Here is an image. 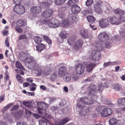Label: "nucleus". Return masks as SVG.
I'll use <instances>...</instances> for the list:
<instances>
[{"mask_svg": "<svg viewBox=\"0 0 125 125\" xmlns=\"http://www.w3.org/2000/svg\"><path fill=\"white\" fill-rule=\"evenodd\" d=\"M103 88V87L101 83L98 84L97 87L94 84L91 85L88 88L89 94L91 96H96V97H97V92L102 91Z\"/></svg>", "mask_w": 125, "mask_h": 125, "instance_id": "f257e3e1", "label": "nucleus"}, {"mask_svg": "<svg viewBox=\"0 0 125 125\" xmlns=\"http://www.w3.org/2000/svg\"><path fill=\"white\" fill-rule=\"evenodd\" d=\"M96 110L98 113L100 114L103 117H107L112 113V111L110 109L104 108V107L102 106L98 107L96 108Z\"/></svg>", "mask_w": 125, "mask_h": 125, "instance_id": "f03ea898", "label": "nucleus"}, {"mask_svg": "<svg viewBox=\"0 0 125 125\" xmlns=\"http://www.w3.org/2000/svg\"><path fill=\"white\" fill-rule=\"evenodd\" d=\"M94 102L93 98L91 97L88 98L85 96L81 98L80 101L77 104L78 108L80 109H83L85 107L84 104L90 105L93 104Z\"/></svg>", "mask_w": 125, "mask_h": 125, "instance_id": "7ed1b4c3", "label": "nucleus"}, {"mask_svg": "<svg viewBox=\"0 0 125 125\" xmlns=\"http://www.w3.org/2000/svg\"><path fill=\"white\" fill-rule=\"evenodd\" d=\"M14 11L18 14H21L25 12V10L24 7L22 5H15L13 8Z\"/></svg>", "mask_w": 125, "mask_h": 125, "instance_id": "20e7f679", "label": "nucleus"}, {"mask_svg": "<svg viewBox=\"0 0 125 125\" xmlns=\"http://www.w3.org/2000/svg\"><path fill=\"white\" fill-rule=\"evenodd\" d=\"M91 56L92 60L93 61H98L101 57L100 52H97L96 50H93L91 52Z\"/></svg>", "mask_w": 125, "mask_h": 125, "instance_id": "39448f33", "label": "nucleus"}, {"mask_svg": "<svg viewBox=\"0 0 125 125\" xmlns=\"http://www.w3.org/2000/svg\"><path fill=\"white\" fill-rule=\"evenodd\" d=\"M102 2L101 1H97L95 4H94V8L95 11L97 13L101 14L103 11L102 7Z\"/></svg>", "mask_w": 125, "mask_h": 125, "instance_id": "423d86ee", "label": "nucleus"}, {"mask_svg": "<svg viewBox=\"0 0 125 125\" xmlns=\"http://www.w3.org/2000/svg\"><path fill=\"white\" fill-rule=\"evenodd\" d=\"M60 24V22L58 20L54 18H52L50 20L48 26L50 27L56 28L59 27Z\"/></svg>", "mask_w": 125, "mask_h": 125, "instance_id": "0eeeda50", "label": "nucleus"}, {"mask_svg": "<svg viewBox=\"0 0 125 125\" xmlns=\"http://www.w3.org/2000/svg\"><path fill=\"white\" fill-rule=\"evenodd\" d=\"M108 35L105 32H101L98 35V38L99 40L101 42H106L109 39Z\"/></svg>", "mask_w": 125, "mask_h": 125, "instance_id": "6e6552de", "label": "nucleus"}, {"mask_svg": "<svg viewBox=\"0 0 125 125\" xmlns=\"http://www.w3.org/2000/svg\"><path fill=\"white\" fill-rule=\"evenodd\" d=\"M75 68L76 73L78 74L83 73L85 70V67L82 63H78L75 66Z\"/></svg>", "mask_w": 125, "mask_h": 125, "instance_id": "1a4fd4ad", "label": "nucleus"}, {"mask_svg": "<svg viewBox=\"0 0 125 125\" xmlns=\"http://www.w3.org/2000/svg\"><path fill=\"white\" fill-rule=\"evenodd\" d=\"M38 107V111L39 113L42 114V112L41 110H45L48 107V105L45 103L44 102H39L37 104Z\"/></svg>", "mask_w": 125, "mask_h": 125, "instance_id": "9d476101", "label": "nucleus"}, {"mask_svg": "<svg viewBox=\"0 0 125 125\" xmlns=\"http://www.w3.org/2000/svg\"><path fill=\"white\" fill-rule=\"evenodd\" d=\"M99 26L102 28H106L109 25V21L106 19H103L99 21Z\"/></svg>", "mask_w": 125, "mask_h": 125, "instance_id": "9b49d317", "label": "nucleus"}, {"mask_svg": "<svg viewBox=\"0 0 125 125\" xmlns=\"http://www.w3.org/2000/svg\"><path fill=\"white\" fill-rule=\"evenodd\" d=\"M83 43V42L81 39H79L75 42L73 45L74 48L77 50L80 49Z\"/></svg>", "mask_w": 125, "mask_h": 125, "instance_id": "f8f14e48", "label": "nucleus"}, {"mask_svg": "<svg viewBox=\"0 0 125 125\" xmlns=\"http://www.w3.org/2000/svg\"><path fill=\"white\" fill-rule=\"evenodd\" d=\"M42 10V9L39 6L32 7L30 10L31 13L33 14L39 13L41 12Z\"/></svg>", "mask_w": 125, "mask_h": 125, "instance_id": "ddd939ff", "label": "nucleus"}, {"mask_svg": "<svg viewBox=\"0 0 125 125\" xmlns=\"http://www.w3.org/2000/svg\"><path fill=\"white\" fill-rule=\"evenodd\" d=\"M53 12L52 10L51 9H48L43 11L42 13V15L45 18L49 17L52 15Z\"/></svg>", "mask_w": 125, "mask_h": 125, "instance_id": "4468645a", "label": "nucleus"}, {"mask_svg": "<svg viewBox=\"0 0 125 125\" xmlns=\"http://www.w3.org/2000/svg\"><path fill=\"white\" fill-rule=\"evenodd\" d=\"M76 15L75 14H69L67 18L68 21L71 22L73 23L76 20Z\"/></svg>", "mask_w": 125, "mask_h": 125, "instance_id": "2eb2a0df", "label": "nucleus"}, {"mask_svg": "<svg viewBox=\"0 0 125 125\" xmlns=\"http://www.w3.org/2000/svg\"><path fill=\"white\" fill-rule=\"evenodd\" d=\"M96 64L93 63L87 64L86 67V71L88 73L90 72L93 70Z\"/></svg>", "mask_w": 125, "mask_h": 125, "instance_id": "dca6fc26", "label": "nucleus"}, {"mask_svg": "<svg viewBox=\"0 0 125 125\" xmlns=\"http://www.w3.org/2000/svg\"><path fill=\"white\" fill-rule=\"evenodd\" d=\"M80 34L81 36L83 38H87L89 37V35L87 30H81Z\"/></svg>", "mask_w": 125, "mask_h": 125, "instance_id": "f3484780", "label": "nucleus"}, {"mask_svg": "<svg viewBox=\"0 0 125 125\" xmlns=\"http://www.w3.org/2000/svg\"><path fill=\"white\" fill-rule=\"evenodd\" d=\"M81 10V8L77 5L73 6L71 9V11L73 13H74L73 14L79 13L80 12Z\"/></svg>", "mask_w": 125, "mask_h": 125, "instance_id": "a211bd4d", "label": "nucleus"}, {"mask_svg": "<svg viewBox=\"0 0 125 125\" xmlns=\"http://www.w3.org/2000/svg\"><path fill=\"white\" fill-rule=\"evenodd\" d=\"M110 22L113 24L118 25L119 24V19L115 17H111L110 19Z\"/></svg>", "mask_w": 125, "mask_h": 125, "instance_id": "6ab92c4d", "label": "nucleus"}, {"mask_svg": "<svg viewBox=\"0 0 125 125\" xmlns=\"http://www.w3.org/2000/svg\"><path fill=\"white\" fill-rule=\"evenodd\" d=\"M69 120V118L65 117L58 121L57 123L58 125H64Z\"/></svg>", "mask_w": 125, "mask_h": 125, "instance_id": "aec40b11", "label": "nucleus"}, {"mask_svg": "<svg viewBox=\"0 0 125 125\" xmlns=\"http://www.w3.org/2000/svg\"><path fill=\"white\" fill-rule=\"evenodd\" d=\"M69 33L66 31H62L60 34V36L62 39L66 38L68 36Z\"/></svg>", "mask_w": 125, "mask_h": 125, "instance_id": "412c9836", "label": "nucleus"}, {"mask_svg": "<svg viewBox=\"0 0 125 125\" xmlns=\"http://www.w3.org/2000/svg\"><path fill=\"white\" fill-rule=\"evenodd\" d=\"M113 87V89L116 91L121 90L122 88V85L118 83L114 84Z\"/></svg>", "mask_w": 125, "mask_h": 125, "instance_id": "4be33fe9", "label": "nucleus"}, {"mask_svg": "<svg viewBox=\"0 0 125 125\" xmlns=\"http://www.w3.org/2000/svg\"><path fill=\"white\" fill-rule=\"evenodd\" d=\"M66 71V67L64 66L60 67L59 69L58 74L60 75H62L63 74H65Z\"/></svg>", "mask_w": 125, "mask_h": 125, "instance_id": "5701e85b", "label": "nucleus"}, {"mask_svg": "<svg viewBox=\"0 0 125 125\" xmlns=\"http://www.w3.org/2000/svg\"><path fill=\"white\" fill-rule=\"evenodd\" d=\"M75 37H71L69 38L68 40V44L71 46H73L75 42Z\"/></svg>", "mask_w": 125, "mask_h": 125, "instance_id": "b1692460", "label": "nucleus"}, {"mask_svg": "<svg viewBox=\"0 0 125 125\" xmlns=\"http://www.w3.org/2000/svg\"><path fill=\"white\" fill-rule=\"evenodd\" d=\"M45 48V46L44 44L41 43L38 44L36 47V50L38 52H41Z\"/></svg>", "mask_w": 125, "mask_h": 125, "instance_id": "393cba45", "label": "nucleus"}, {"mask_svg": "<svg viewBox=\"0 0 125 125\" xmlns=\"http://www.w3.org/2000/svg\"><path fill=\"white\" fill-rule=\"evenodd\" d=\"M26 54L23 52L20 53L18 55L19 59L22 61H23L26 58Z\"/></svg>", "mask_w": 125, "mask_h": 125, "instance_id": "a878e982", "label": "nucleus"}, {"mask_svg": "<svg viewBox=\"0 0 125 125\" xmlns=\"http://www.w3.org/2000/svg\"><path fill=\"white\" fill-rule=\"evenodd\" d=\"M52 3V1L51 0H47L46 2H42L41 5L42 7L44 8L45 7L49 6Z\"/></svg>", "mask_w": 125, "mask_h": 125, "instance_id": "bb28decb", "label": "nucleus"}, {"mask_svg": "<svg viewBox=\"0 0 125 125\" xmlns=\"http://www.w3.org/2000/svg\"><path fill=\"white\" fill-rule=\"evenodd\" d=\"M117 102L120 105H125V97L120 98L118 99Z\"/></svg>", "mask_w": 125, "mask_h": 125, "instance_id": "cd10ccee", "label": "nucleus"}, {"mask_svg": "<svg viewBox=\"0 0 125 125\" xmlns=\"http://www.w3.org/2000/svg\"><path fill=\"white\" fill-rule=\"evenodd\" d=\"M87 19L89 22L92 23L95 21V19L93 15H88L87 17Z\"/></svg>", "mask_w": 125, "mask_h": 125, "instance_id": "c85d7f7f", "label": "nucleus"}, {"mask_svg": "<svg viewBox=\"0 0 125 125\" xmlns=\"http://www.w3.org/2000/svg\"><path fill=\"white\" fill-rule=\"evenodd\" d=\"M15 67L22 70L25 71V69L21 63L19 61H17L15 63Z\"/></svg>", "mask_w": 125, "mask_h": 125, "instance_id": "c756f323", "label": "nucleus"}, {"mask_svg": "<svg viewBox=\"0 0 125 125\" xmlns=\"http://www.w3.org/2000/svg\"><path fill=\"white\" fill-rule=\"evenodd\" d=\"M63 79L64 80L67 82L70 81L71 78V75L69 73H66L64 74L63 76Z\"/></svg>", "mask_w": 125, "mask_h": 125, "instance_id": "7c9ffc66", "label": "nucleus"}, {"mask_svg": "<svg viewBox=\"0 0 125 125\" xmlns=\"http://www.w3.org/2000/svg\"><path fill=\"white\" fill-rule=\"evenodd\" d=\"M35 72L38 76L40 75L42 73V70L41 68L38 66H37L35 69Z\"/></svg>", "mask_w": 125, "mask_h": 125, "instance_id": "2f4dec72", "label": "nucleus"}, {"mask_svg": "<svg viewBox=\"0 0 125 125\" xmlns=\"http://www.w3.org/2000/svg\"><path fill=\"white\" fill-rule=\"evenodd\" d=\"M62 25L64 28H67L69 26V22L66 20H63L61 22Z\"/></svg>", "mask_w": 125, "mask_h": 125, "instance_id": "473e14b6", "label": "nucleus"}, {"mask_svg": "<svg viewBox=\"0 0 125 125\" xmlns=\"http://www.w3.org/2000/svg\"><path fill=\"white\" fill-rule=\"evenodd\" d=\"M36 63L34 60L32 61L28 64V68L30 69L33 68L35 66Z\"/></svg>", "mask_w": 125, "mask_h": 125, "instance_id": "72a5a7b5", "label": "nucleus"}, {"mask_svg": "<svg viewBox=\"0 0 125 125\" xmlns=\"http://www.w3.org/2000/svg\"><path fill=\"white\" fill-rule=\"evenodd\" d=\"M113 12L115 14H119L123 13L125 11L119 8H118L114 10Z\"/></svg>", "mask_w": 125, "mask_h": 125, "instance_id": "f704fd0d", "label": "nucleus"}, {"mask_svg": "<svg viewBox=\"0 0 125 125\" xmlns=\"http://www.w3.org/2000/svg\"><path fill=\"white\" fill-rule=\"evenodd\" d=\"M23 112L22 110H18L14 114V115L16 117H19L22 116Z\"/></svg>", "mask_w": 125, "mask_h": 125, "instance_id": "c9c22d12", "label": "nucleus"}, {"mask_svg": "<svg viewBox=\"0 0 125 125\" xmlns=\"http://www.w3.org/2000/svg\"><path fill=\"white\" fill-rule=\"evenodd\" d=\"M48 121L46 119H43L39 121V125H47V123Z\"/></svg>", "mask_w": 125, "mask_h": 125, "instance_id": "e433bc0d", "label": "nucleus"}, {"mask_svg": "<svg viewBox=\"0 0 125 125\" xmlns=\"http://www.w3.org/2000/svg\"><path fill=\"white\" fill-rule=\"evenodd\" d=\"M22 103L24 105L27 107H31L32 106L31 102L23 101Z\"/></svg>", "mask_w": 125, "mask_h": 125, "instance_id": "4c0bfd02", "label": "nucleus"}, {"mask_svg": "<svg viewBox=\"0 0 125 125\" xmlns=\"http://www.w3.org/2000/svg\"><path fill=\"white\" fill-rule=\"evenodd\" d=\"M43 37L44 39L46 40L48 43L51 46L52 42L51 39L49 38V37L48 36L45 35H43Z\"/></svg>", "mask_w": 125, "mask_h": 125, "instance_id": "58836bf2", "label": "nucleus"}, {"mask_svg": "<svg viewBox=\"0 0 125 125\" xmlns=\"http://www.w3.org/2000/svg\"><path fill=\"white\" fill-rule=\"evenodd\" d=\"M66 1V0H54V2L56 5H59L62 4Z\"/></svg>", "mask_w": 125, "mask_h": 125, "instance_id": "ea45409f", "label": "nucleus"}, {"mask_svg": "<svg viewBox=\"0 0 125 125\" xmlns=\"http://www.w3.org/2000/svg\"><path fill=\"white\" fill-rule=\"evenodd\" d=\"M76 1L75 0H69L68 2V4L69 6H72L76 5Z\"/></svg>", "mask_w": 125, "mask_h": 125, "instance_id": "a19ab883", "label": "nucleus"}, {"mask_svg": "<svg viewBox=\"0 0 125 125\" xmlns=\"http://www.w3.org/2000/svg\"><path fill=\"white\" fill-rule=\"evenodd\" d=\"M14 105L13 103H10L4 107L2 109V111H5L7 110L9 108L11 107Z\"/></svg>", "mask_w": 125, "mask_h": 125, "instance_id": "79ce46f5", "label": "nucleus"}, {"mask_svg": "<svg viewBox=\"0 0 125 125\" xmlns=\"http://www.w3.org/2000/svg\"><path fill=\"white\" fill-rule=\"evenodd\" d=\"M34 40L35 42L36 43H39L41 42L42 41V39L38 36H36L34 37Z\"/></svg>", "mask_w": 125, "mask_h": 125, "instance_id": "37998d69", "label": "nucleus"}, {"mask_svg": "<svg viewBox=\"0 0 125 125\" xmlns=\"http://www.w3.org/2000/svg\"><path fill=\"white\" fill-rule=\"evenodd\" d=\"M117 122V120L114 118L111 119L109 120V123L110 125H114Z\"/></svg>", "mask_w": 125, "mask_h": 125, "instance_id": "c03bdc74", "label": "nucleus"}, {"mask_svg": "<svg viewBox=\"0 0 125 125\" xmlns=\"http://www.w3.org/2000/svg\"><path fill=\"white\" fill-rule=\"evenodd\" d=\"M24 22L23 21L21 20H19L17 21L16 24L19 27H23L24 25Z\"/></svg>", "mask_w": 125, "mask_h": 125, "instance_id": "a18cd8bd", "label": "nucleus"}, {"mask_svg": "<svg viewBox=\"0 0 125 125\" xmlns=\"http://www.w3.org/2000/svg\"><path fill=\"white\" fill-rule=\"evenodd\" d=\"M51 70L50 68H47L44 70V73L46 76L48 75L51 73Z\"/></svg>", "mask_w": 125, "mask_h": 125, "instance_id": "49530a36", "label": "nucleus"}, {"mask_svg": "<svg viewBox=\"0 0 125 125\" xmlns=\"http://www.w3.org/2000/svg\"><path fill=\"white\" fill-rule=\"evenodd\" d=\"M16 78L19 83L22 84L23 83L21 79V76L20 75L17 74L16 75Z\"/></svg>", "mask_w": 125, "mask_h": 125, "instance_id": "de8ad7c7", "label": "nucleus"}, {"mask_svg": "<svg viewBox=\"0 0 125 125\" xmlns=\"http://www.w3.org/2000/svg\"><path fill=\"white\" fill-rule=\"evenodd\" d=\"M27 38V36L25 34H22L18 36V39L19 40H21L26 39Z\"/></svg>", "mask_w": 125, "mask_h": 125, "instance_id": "09e8293b", "label": "nucleus"}, {"mask_svg": "<svg viewBox=\"0 0 125 125\" xmlns=\"http://www.w3.org/2000/svg\"><path fill=\"white\" fill-rule=\"evenodd\" d=\"M87 111L84 110H81L79 113V115L81 116H85L87 114Z\"/></svg>", "mask_w": 125, "mask_h": 125, "instance_id": "8fccbe9b", "label": "nucleus"}, {"mask_svg": "<svg viewBox=\"0 0 125 125\" xmlns=\"http://www.w3.org/2000/svg\"><path fill=\"white\" fill-rule=\"evenodd\" d=\"M57 75L56 73H54L51 74L50 75V78L52 81L54 80L57 77Z\"/></svg>", "mask_w": 125, "mask_h": 125, "instance_id": "3c124183", "label": "nucleus"}, {"mask_svg": "<svg viewBox=\"0 0 125 125\" xmlns=\"http://www.w3.org/2000/svg\"><path fill=\"white\" fill-rule=\"evenodd\" d=\"M93 3V0H87L85 2V4L87 6H89L92 4Z\"/></svg>", "mask_w": 125, "mask_h": 125, "instance_id": "603ef678", "label": "nucleus"}, {"mask_svg": "<svg viewBox=\"0 0 125 125\" xmlns=\"http://www.w3.org/2000/svg\"><path fill=\"white\" fill-rule=\"evenodd\" d=\"M15 29L16 31L19 33H21L23 31V30L22 29L20 28L17 26H15Z\"/></svg>", "mask_w": 125, "mask_h": 125, "instance_id": "864d4df0", "label": "nucleus"}, {"mask_svg": "<svg viewBox=\"0 0 125 125\" xmlns=\"http://www.w3.org/2000/svg\"><path fill=\"white\" fill-rule=\"evenodd\" d=\"M58 16L60 18H63L65 16V14L63 12L59 11L58 14Z\"/></svg>", "mask_w": 125, "mask_h": 125, "instance_id": "5fc2aeb1", "label": "nucleus"}, {"mask_svg": "<svg viewBox=\"0 0 125 125\" xmlns=\"http://www.w3.org/2000/svg\"><path fill=\"white\" fill-rule=\"evenodd\" d=\"M15 70L18 73L21 75H23L24 74V72L21 70L16 69Z\"/></svg>", "mask_w": 125, "mask_h": 125, "instance_id": "6e6d98bb", "label": "nucleus"}, {"mask_svg": "<svg viewBox=\"0 0 125 125\" xmlns=\"http://www.w3.org/2000/svg\"><path fill=\"white\" fill-rule=\"evenodd\" d=\"M14 4L16 5H19L21 3L22 0H13Z\"/></svg>", "mask_w": 125, "mask_h": 125, "instance_id": "4d7b16f0", "label": "nucleus"}, {"mask_svg": "<svg viewBox=\"0 0 125 125\" xmlns=\"http://www.w3.org/2000/svg\"><path fill=\"white\" fill-rule=\"evenodd\" d=\"M120 16V18L121 20L125 22V12L123 13Z\"/></svg>", "mask_w": 125, "mask_h": 125, "instance_id": "13d9d810", "label": "nucleus"}, {"mask_svg": "<svg viewBox=\"0 0 125 125\" xmlns=\"http://www.w3.org/2000/svg\"><path fill=\"white\" fill-rule=\"evenodd\" d=\"M33 60L31 59L30 58H26L25 60V62L26 63L29 64L30 62H31V61Z\"/></svg>", "mask_w": 125, "mask_h": 125, "instance_id": "bf43d9fd", "label": "nucleus"}, {"mask_svg": "<svg viewBox=\"0 0 125 125\" xmlns=\"http://www.w3.org/2000/svg\"><path fill=\"white\" fill-rule=\"evenodd\" d=\"M112 65V63L110 62H104V66L106 67H107Z\"/></svg>", "mask_w": 125, "mask_h": 125, "instance_id": "052dcab7", "label": "nucleus"}, {"mask_svg": "<svg viewBox=\"0 0 125 125\" xmlns=\"http://www.w3.org/2000/svg\"><path fill=\"white\" fill-rule=\"evenodd\" d=\"M16 125H27L25 122L22 121H19L17 123Z\"/></svg>", "mask_w": 125, "mask_h": 125, "instance_id": "680f3d73", "label": "nucleus"}, {"mask_svg": "<svg viewBox=\"0 0 125 125\" xmlns=\"http://www.w3.org/2000/svg\"><path fill=\"white\" fill-rule=\"evenodd\" d=\"M19 107L18 105H16L14 106L10 109V111H13L17 109Z\"/></svg>", "mask_w": 125, "mask_h": 125, "instance_id": "e2e57ef3", "label": "nucleus"}, {"mask_svg": "<svg viewBox=\"0 0 125 125\" xmlns=\"http://www.w3.org/2000/svg\"><path fill=\"white\" fill-rule=\"evenodd\" d=\"M105 47L107 48H110L111 47V44L109 42H106L105 43Z\"/></svg>", "mask_w": 125, "mask_h": 125, "instance_id": "0e129e2a", "label": "nucleus"}, {"mask_svg": "<svg viewBox=\"0 0 125 125\" xmlns=\"http://www.w3.org/2000/svg\"><path fill=\"white\" fill-rule=\"evenodd\" d=\"M79 79V77L77 76L76 74H74L73 75L72 77V79L74 81H75L76 80H78Z\"/></svg>", "mask_w": 125, "mask_h": 125, "instance_id": "69168bd1", "label": "nucleus"}, {"mask_svg": "<svg viewBox=\"0 0 125 125\" xmlns=\"http://www.w3.org/2000/svg\"><path fill=\"white\" fill-rule=\"evenodd\" d=\"M50 20L47 21L46 20H44L42 21V23L44 24H47L48 25V23H49Z\"/></svg>", "mask_w": 125, "mask_h": 125, "instance_id": "338daca9", "label": "nucleus"}, {"mask_svg": "<svg viewBox=\"0 0 125 125\" xmlns=\"http://www.w3.org/2000/svg\"><path fill=\"white\" fill-rule=\"evenodd\" d=\"M40 88L43 91L46 90L47 88L44 85H41L40 86Z\"/></svg>", "mask_w": 125, "mask_h": 125, "instance_id": "774afa93", "label": "nucleus"}]
</instances>
